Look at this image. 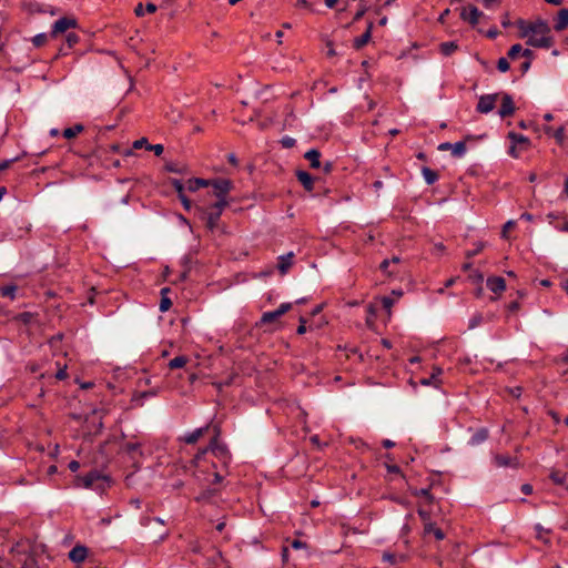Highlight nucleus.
<instances>
[{
    "label": "nucleus",
    "mask_w": 568,
    "mask_h": 568,
    "mask_svg": "<svg viewBox=\"0 0 568 568\" xmlns=\"http://www.w3.org/2000/svg\"><path fill=\"white\" fill-rule=\"evenodd\" d=\"M179 199H180L182 205L184 206V209L186 211H190L192 204H191V201L187 199V196L185 194H182V195H179Z\"/></svg>",
    "instance_id": "obj_46"
},
{
    "label": "nucleus",
    "mask_w": 568,
    "mask_h": 568,
    "mask_svg": "<svg viewBox=\"0 0 568 568\" xmlns=\"http://www.w3.org/2000/svg\"><path fill=\"white\" fill-rule=\"evenodd\" d=\"M488 437V432L487 429H479L477 433H475L471 438H470V444L471 445H478L483 442H485Z\"/></svg>",
    "instance_id": "obj_33"
},
{
    "label": "nucleus",
    "mask_w": 568,
    "mask_h": 568,
    "mask_svg": "<svg viewBox=\"0 0 568 568\" xmlns=\"http://www.w3.org/2000/svg\"><path fill=\"white\" fill-rule=\"evenodd\" d=\"M415 496L417 497H424L429 503L433 500V496L430 494V490L428 488H422L415 493Z\"/></svg>",
    "instance_id": "obj_41"
},
{
    "label": "nucleus",
    "mask_w": 568,
    "mask_h": 568,
    "mask_svg": "<svg viewBox=\"0 0 568 568\" xmlns=\"http://www.w3.org/2000/svg\"><path fill=\"white\" fill-rule=\"evenodd\" d=\"M219 433L211 439L209 446L199 452L194 459V476L202 484H219L223 479L221 468H227L231 454L224 444L219 442Z\"/></svg>",
    "instance_id": "obj_1"
},
{
    "label": "nucleus",
    "mask_w": 568,
    "mask_h": 568,
    "mask_svg": "<svg viewBox=\"0 0 568 568\" xmlns=\"http://www.w3.org/2000/svg\"><path fill=\"white\" fill-rule=\"evenodd\" d=\"M364 13H365V9H361V10H358V11L355 13V16H354V21L359 20V19L364 16Z\"/></svg>",
    "instance_id": "obj_59"
},
{
    "label": "nucleus",
    "mask_w": 568,
    "mask_h": 568,
    "mask_svg": "<svg viewBox=\"0 0 568 568\" xmlns=\"http://www.w3.org/2000/svg\"><path fill=\"white\" fill-rule=\"evenodd\" d=\"M144 11H146L148 13H154L156 11V6L152 2H149V3H146L145 8H143V4L139 3L134 9V13L138 17H143Z\"/></svg>",
    "instance_id": "obj_31"
},
{
    "label": "nucleus",
    "mask_w": 568,
    "mask_h": 568,
    "mask_svg": "<svg viewBox=\"0 0 568 568\" xmlns=\"http://www.w3.org/2000/svg\"><path fill=\"white\" fill-rule=\"evenodd\" d=\"M75 486L104 490L109 486V478L98 470H92L83 476L75 477Z\"/></svg>",
    "instance_id": "obj_3"
},
{
    "label": "nucleus",
    "mask_w": 568,
    "mask_h": 568,
    "mask_svg": "<svg viewBox=\"0 0 568 568\" xmlns=\"http://www.w3.org/2000/svg\"><path fill=\"white\" fill-rule=\"evenodd\" d=\"M292 547L294 549H301V548L305 547V544L303 541H301V540L295 539L292 542Z\"/></svg>",
    "instance_id": "obj_54"
},
{
    "label": "nucleus",
    "mask_w": 568,
    "mask_h": 568,
    "mask_svg": "<svg viewBox=\"0 0 568 568\" xmlns=\"http://www.w3.org/2000/svg\"><path fill=\"white\" fill-rule=\"evenodd\" d=\"M77 27V20L69 17H63L53 23L51 36L55 37L59 33H63L71 28Z\"/></svg>",
    "instance_id": "obj_9"
},
{
    "label": "nucleus",
    "mask_w": 568,
    "mask_h": 568,
    "mask_svg": "<svg viewBox=\"0 0 568 568\" xmlns=\"http://www.w3.org/2000/svg\"><path fill=\"white\" fill-rule=\"evenodd\" d=\"M418 515H419L424 526L426 525V523H430V515L425 509L419 508L418 509Z\"/></svg>",
    "instance_id": "obj_45"
},
{
    "label": "nucleus",
    "mask_w": 568,
    "mask_h": 568,
    "mask_svg": "<svg viewBox=\"0 0 568 568\" xmlns=\"http://www.w3.org/2000/svg\"><path fill=\"white\" fill-rule=\"evenodd\" d=\"M78 41H79V37H78V34H75V33H73V32L68 33V36H67V42H68V45H69L70 48H72L75 43H78Z\"/></svg>",
    "instance_id": "obj_44"
},
{
    "label": "nucleus",
    "mask_w": 568,
    "mask_h": 568,
    "mask_svg": "<svg viewBox=\"0 0 568 568\" xmlns=\"http://www.w3.org/2000/svg\"><path fill=\"white\" fill-rule=\"evenodd\" d=\"M453 143L450 142H443L438 145L439 151H450L452 152Z\"/></svg>",
    "instance_id": "obj_49"
},
{
    "label": "nucleus",
    "mask_w": 568,
    "mask_h": 568,
    "mask_svg": "<svg viewBox=\"0 0 568 568\" xmlns=\"http://www.w3.org/2000/svg\"><path fill=\"white\" fill-rule=\"evenodd\" d=\"M17 285L9 284L4 286H0V295L2 297L10 298L11 301L16 298Z\"/></svg>",
    "instance_id": "obj_30"
},
{
    "label": "nucleus",
    "mask_w": 568,
    "mask_h": 568,
    "mask_svg": "<svg viewBox=\"0 0 568 568\" xmlns=\"http://www.w3.org/2000/svg\"><path fill=\"white\" fill-rule=\"evenodd\" d=\"M216 494V490L214 488H209L203 490L199 496H196V501H205L211 499Z\"/></svg>",
    "instance_id": "obj_35"
},
{
    "label": "nucleus",
    "mask_w": 568,
    "mask_h": 568,
    "mask_svg": "<svg viewBox=\"0 0 568 568\" xmlns=\"http://www.w3.org/2000/svg\"><path fill=\"white\" fill-rule=\"evenodd\" d=\"M304 158L310 162V165L312 169H320L321 168V153L316 149L308 150Z\"/></svg>",
    "instance_id": "obj_21"
},
{
    "label": "nucleus",
    "mask_w": 568,
    "mask_h": 568,
    "mask_svg": "<svg viewBox=\"0 0 568 568\" xmlns=\"http://www.w3.org/2000/svg\"><path fill=\"white\" fill-rule=\"evenodd\" d=\"M507 138L511 142L508 150V154L514 159L520 158L521 154L528 151L531 146V142L527 136L516 133L514 131H510Z\"/></svg>",
    "instance_id": "obj_4"
},
{
    "label": "nucleus",
    "mask_w": 568,
    "mask_h": 568,
    "mask_svg": "<svg viewBox=\"0 0 568 568\" xmlns=\"http://www.w3.org/2000/svg\"><path fill=\"white\" fill-rule=\"evenodd\" d=\"M443 374V369L438 366L433 367V373L430 376L420 379V384L424 386H434L438 388L442 384V379L439 378Z\"/></svg>",
    "instance_id": "obj_13"
},
{
    "label": "nucleus",
    "mask_w": 568,
    "mask_h": 568,
    "mask_svg": "<svg viewBox=\"0 0 568 568\" xmlns=\"http://www.w3.org/2000/svg\"><path fill=\"white\" fill-rule=\"evenodd\" d=\"M172 185L175 189L178 196L184 194V184L181 180H173Z\"/></svg>",
    "instance_id": "obj_43"
},
{
    "label": "nucleus",
    "mask_w": 568,
    "mask_h": 568,
    "mask_svg": "<svg viewBox=\"0 0 568 568\" xmlns=\"http://www.w3.org/2000/svg\"><path fill=\"white\" fill-rule=\"evenodd\" d=\"M554 28L556 31H562L568 28V9H561L558 12Z\"/></svg>",
    "instance_id": "obj_18"
},
{
    "label": "nucleus",
    "mask_w": 568,
    "mask_h": 568,
    "mask_svg": "<svg viewBox=\"0 0 568 568\" xmlns=\"http://www.w3.org/2000/svg\"><path fill=\"white\" fill-rule=\"evenodd\" d=\"M47 34L45 33H39L33 37L32 42L36 47H42L47 42Z\"/></svg>",
    "instance_id": "obj_39"
},
{
    "label": "nucleus",
    "mask_w": 568,
    "mask_h": 568,
    "mask_svg": "<svg viewBox=\"0 0 568 568\" xmlns=\"http://www.w3.org/2000/svg\"><path fill=\"white\" fill-rule=\"evenodd\" d=\"M424 534L425 535H434V537L437 540H443L445 538L443 530L440 528L436 527V525L433 524L432 521L426 523V525L424 526Z\"/></svg>",
    "instance_id": "obj_22"
},
{
    "label": "nucleus",
    "mask_w": 568,
    "mask_h": 568,
    "mask_svg": "<svg viewBox=\"0 0 568 568\" xmlns=\"http://www.w3.org/2000/svg\"><path fill=\"white\" fill-rule=\"evenodd\" d=\"M500 98H501V105H500V109L498 110L499 116L507 118V116L513 115L516 110L513 98L508 93H503L500 95Z\"/></svg>",
    "instance_id": "obj_11"
},
{
    "label": "nucleus",
    "mask_w": 568,
    "mask_h": 568,
    "mask_svg": "<svg viewBox=\"0 0 568 568\" xmlns=\"http://www.w3.org/2000/svg\"><path fill=\"white\" fill-rule=\"evenodd\" d=\"M521 491L525 494V495H530L532 493V486L529 485V484H524L521 486Z\"/></svg>",
    "instance_id": "obj_51"
},
{
    "label": "nucleus",
    "mask_w": 568,
    "mask_h": 568,
    "mask_svg": "<svg viewBox=\"0 0 568 568\" xmlns=\"http://www.w3.org/2000/svg\"><path fill=\"white\" fill-rule=\"evenodd\" d=\"M282 144L285 148H292L295 144V140L293 138L285 136L282 140Z\"/></svg>",
    "instance_id": "obj_47"
},
{
    "label": "nucleus",
    "mask_w": 568,
    "mask_h": 568,
    "mask_svg": "<svg viewBox=\"0 0 568 568\" xmlns=\"http://www.w3.org/2000/svg\"><path fill=\"white\" fill-rule=\"evenodd\" d=\"M515 226L514 221H508L503 227V236L506 237L507 232Z\"/></svg>",
    "instance_id": "obj_50"
},
{
    "label": "nucleus",
    "mask_w": 568,
    "mask_h": 568,
    "mask_svg": "<svg viewBox=\"0 0 568 568\" xmlns=\"http://www.w3.org/2000/svg\"><path fill=\"white\" fill-rule=\"evenodd\" d=\"M529 68H530V61H529V60H527V61H525V62L523 63V65H521V70H523L524 72H526V71H528V69H529Z\"/></svg>",
    "instance_id": "obj_63"
},
{
    "label": "nucleus",
    "mask_w": 568,
    "mask_h": 568,
    "mask_svg": "<svg viewBox=\"0 0 568 568\" xmlns=\"http://www.w3.org/2000/svg\"><path fill=\"white\" fill-rule=\"evenodd\" d=\"M561 361L568 364V349L562 354Z\"/></svg>",
    "instance_id": "obj_64"
},
{
    "label": "nucleus",
    "mask_w": 568,
    "mask_h": 568,
    "mask_svg": "<svg viewBox=\"0 0 568 568\" xmlns=\"http://www.w3.org/2000/svg\"><path fill=\"white\" fill-rule=\"evenodd\" d=\"M523 47L521 44L517 43L510 47L508 51V57L510 59H516L517 57L521 55Z\"/></svg>",
    "instance_id": "obj_38"
},
{
    "label": "nucleus",
    "mask_w": 568,
    "mask_h": 568,
    "mask_svg": "<svg viewBox=\"0 0 568 568\" xmlns=\"http://www.w3.org/2000/svg\"><path fill=\"white\" fill-rule=\"evenodd\" d=\"M292 308V303H282L275 311L265 312L261 317V324H270L277 321L281 316Z\"/></svg>",
    "instance_id": "obj_8"
},
{
    "label": "nucleus",
    "mask_w": 568,
    "mask_h": 568,
    "mask_svg": "<svg viewBox=\"0 0 568 568\" xmlns=\"http://www.w3.org/2000/svg\"><path fill=\"white\" fill-rule=\"evenodd\" d=\"M383 446H384L385 448H392V447H394V446H395V443H394L393 440H390V439H384V440H383Z\"/></svg>",
    "instance_id": "obj_56"
},
{
    "label": "nucleus",
    "mask_w": 568,
    "mask_h": 568,
    "mask_svg": "<svg viewBox=\"0 0 568 568\" xmlns=\"http://www.w3.org/2000/svg\"><path fill=\"white\" fill-rule=\"evenodd\" d=\"M394 303L395 301L390 296L382 297V305L388 313H390Z\"/></svg>",
    "instance_id": "obj_40"
},
{
    "label": "nucleus",
    "mask_w": 568,
    "mask_h": 568,
    "mask_svg": "<svg viewBox=\"0 0 568 568\" xmlns=\"http://www.w3.org/2000/svg\"><path fill=\"white\" fill-rule=\"evenodd\" d=\"M189 363V357L185 355L176 356L172 358L168 366L170 369H178L184 367Z\"/></svg>",
    "instance_id": "obj_26"
},
{
    "label": "nucleus",
    "mask_w": 568,
    "mask_h": 568,
    "mask_svg": "<svg viewBox=\"0 0 568 568\" xmlns=\"http://www.w3.org/2000/svg\"><path fill=\"white\" fill-rule=\"evenodd\" d=\"M483 12L479 11L475 6H468L463 8L460 17L463 20L469 22L471 26L479 23Z\"/></svg>",
    "instance_id": "obj_10"
},
{
    "label": "nucleus",
    "mask_w": 568,
    "mask_h": 568,
    "mask_svg": "<svg viewBox=\"0 0 568 568\" xmlns=\"http://www.w3.org/2000/svg\"><path fill=\"white\" fill-rule=\"evenodd\" d=\"M374 189L376 191H379L382 187H383V182L382 181H375L374 184H373Z\"/></svg>",
    "instance_id": "obj_62"
},
{
    "label": "nucleus",
    "mask_w": 568,
    "mask_h": 568,
    "mask_svg": "<svg viewBox=\"0 0 568 568\" xmlns=\"http://www.w3.org/2000/svg\"><path fill=\"white\" fill-rule=\"evenodd\" d=\"M494 463L497 467H517L518 460L517 458L510 457L508 455H496L494 457Z\"/></svg>",
    "instance_id": "obj_15"
},
{
    "label": "nucleus",
    "mask_w": 568,
    "mask_h": 568,
    "mask_svg": "<svg viewBox=\"0 0 568 568\" xmlns=\"http://www.w3.org/2000/svg\"><path fill=\"white\" fill-rule=\"evenodd\" d=\"M209 430V425L204 427L196 428L184 435L183 440L186 444H195L206 432Z\"/></svg>",
    "instance_id": "obj_17"
},
{
    "label": "nucleus",
    "mask_w": 568,
    "mask_h": 568,
    "mask_svg": "<svg viewBox=\"0 0 568 568\" xmlns=\"http://www.w3.org/2000/svg\"><path fill=\"white\" fill-rule=\"evenodd\" d=\"M499 93L484 94L479 97L476 111L483 114H487L495 109V105L499 99Z\"/></svg>",
    "instance_id": "obj_7"
},
{
    "label": "nucleus",
    "mask_w": 568,
    "mask_h": 568,
    "mask_svg": "<svg viewBox=\"0 0 568 568\" xmlns=\"http://www.w3.org/2000/svg\"><path fill=\"white\" fill-rule=\"evenodd\" d=\"M84 130V126L82 124H75L71 128H67L63 130V136L68 140L75 138L78 134H80Z\"/></svg>",
    "instance_id": "obj_29"
},
{
    "label": "nucleus",
    "mask_w": 568,
    "mask_h": 568,
    "mask_svg": "<svg viewBox=\"0 0 568 568\" xmlns=\"http://www.w3.org/2000/svg\"><path fill=\"white\" fill-rule=\"evenodd\" d=\"M306 332L305 321L301 318V324L297 327V334L302 335Z\"/></svg>",
    "instance_id": "obj_53"
},
{
    "label": "nucleus",
    "mask_w": 568,
    "mask_h": 568,
    "mask_svg": "<svg viewBox=\"0 0 568 568\" xmlns=\"http://www.w3.org/2000/svg\"><path fill=\"white\" fill-rule=\"evenodd\" d=\"M209 185H210V181L209 180H203V179H190L186 182V189L189 191H191V192H195L199 189L204 187V186H209Z\"/></svg>",
    "instance_id": "obj_24"
},
{
    "label": "nucleus",
    "mask_w": 568,
    "mask_h": 568,
    "mask_svg": "<svg viewBox=\"0 0 568 568\" xmlns=\"http://www.w3.org/2000/svg\"><path fill=\"white\" fill-rule=\"evenodd\" d=\"M487 287L494 293H501L506 290V283L503 277H489L487 280Z\"/></svg>",
    "instance_id": "obj_16"
},
{
    "label": "nucleus",
    "mask_w": 568,
    "mask_h": 568,
    "mask_svg": "<svg viewBox=\"0 0 568 568\" xmlns=\"http://www.w3.org/2000/svg\"><path fill=\"white\" fill-rule=\"evenodd\" d=\"M552 136L555 138L556 142L559 145H562L564 141H565V128L564 126H559L558 129H556L554 131V135Z\"/></svg>",
    "instance_id": "obj_37"
},
{
    "label": "nucleus",
    "mask_w": 568,
    "mask_h": 568,
    "mask_svg": "<svg viewBox=\"0 0 568 568\" xmlns=\"http://www.w3.org/2000/svg\"><path fill=\"white\" fill-rule=\"evenodd\" d=\"M497 68L500 72H507L510 68L508 60L506 58H500L497 62Z\"/></svg>",
    "instance_id": "obj_42"
},
{
    "label": "nucleus",
    "mask_w": 568,
    "mask_h": 568,
    "mask_svg": "<svg viewBox=\"0 0 568 568\" xmlns=\"http://www.w3.org/2000/svg\"><path fill=\"white\" fill-rule=\"evenodd\" d=\"M227 205L229 201L215 202L206 209V226L209 230L213 231L217 226L219 220Z\"/></svg>",
    "instance_id": "obj_5"
},
{
    "label": "nucleus",
    "mask_w": 568,
    "mask_h": 568,
    "mask_svg": "<svg viewBox=\"0 0 568 568\" xmlns=\"http://www.w3.org/2000/svg\"><path fill=\"white\" fill-rule=\"evenodd\" d=\"M422 174H423V176H424V179H425V181H426V183L428 185L434 184L438 180L437 172H435L434 170H432V169H429L427 166H424L422 169Z\"/></svg>",
    "instance_id": "obj_28"
},
{
    "label": "nucleus",
    "mask_w": 568,
    "mask_h": 568,
    "mask_svg": "<svg viewBox=\"0 0 568 568\" xmlns=\"http://www.w3.org/2000/svg\"><path fill=\"white\" fill-rule=\"evenodd\" d=\"M439 48H440V52L444 55H450L453 52H455L457 50V44L453 41L443 42V43H440Z\"/></svg>",
    "instance_id": "obj_34"
},
{
    "label": "nucleus",
    "mask_w": 568,
    "mask_h": 568,
    "mask_svg": "<svg viewBox=\"0 0 568 568\" xmlns=\"http://www.w3.org/2000/svg\"><path fill=\"white\" fill-rule=\"evenodd\" d=\"M467 148L465 141L453 143L452 155L454 158H463L466 154Z\"/></svg>",
    "instance_id": "obj_27"
},
{
    "label": "nucleus",
    "mask_w": 568,
    "mask_h": 568,
    "mask_svg": "<svg viewBox=\"0 0 568 568\" xmlns=\"http://www.w3.org/2000/svg\"><path fill=\"white\" fill-rule=\"evenodd\" d=\"M169 292H170L169 287H163L161 290V301H160L159 308H160V312H162V313L168 312L172 306L171 300L166 296V294Z\"/></svg>",
    "instance_id": "obj_25"
},
{
    "label": "nucleus",
    "mask_w": 568,
    "mask_h": 568,
    "mask_svg": "<svg viewBox=\"0 0 568 568\" xmlns=\"http://www.w3.org/2000/svg\"><path fill=\"white\" fill-rule=\"evenodd\" d=\"M88 556V548L84 546L77 545L69 552V558L71 561L80 564L85 560Z\"/></svg>",
    "instance_id": "obj_14"
},
{
    "label": "nucleus",
    "mask_w": 568,
    "mask_h": 568,
    "mask_svg": "<svg viewBox=\"0 0 568 568\" xmlns=\"http://www.w3.org/2000/svg\"><path fill=\"white\" fill-rule=\"evenodd\" d=\"M550 479L557 485H562L566 480V474L558 470L551 471Z\"/></svg>",
    "instance_id": "obj_36"
},
{
    "label": "nucleus",
    "mask_w": 568,
    "mask_h": 568,
    "mask_svg": "<svg viewBox=\"0 0 568 568\" xmlns=\"http://www.w3.org/2000/svg\"><path fill=\"white\" fill-rule=\"evenodd\" d=\"M520 38H527V44L535 48L549 49L554 44L551 30L544 20L527 22L518 20L517 22Z\"/></svg>",
    "instance_id": "obj_2"
},
{
    "label": "nucleus",
    "mask_w": 568,
    "mask_h": 568,
    "mask_svg": "<svg viewBox=\"0 0 568 568\" xmlns=\"http://www.w3.org/2000/svg\"><path fill=\"white\" fill-rule=\"evenodd\" d=\"M296 7H300V8H310V7H311V4L308 3V1H307V0H298V1L296 2Z\"/></svg>",
    "instance_id": "obj_55"
},
{
    "label": "nucleus",
    "mask_w": 568,
    "mask_h": 568,
    "mask_svg": "<svg viewBox=\"0 0 568 568\" xmlns=\"http://www.w3.org/2000/svg\"><path fill=\"white\" fill-rule=\"evenodd\" d=\"M210 185L213 186L214 195L217 197L216 202L227 201V194L232 190V182L226 179H219L210 181Z\"/></svg>",
    "instance_id": "obj_6"
},
{
    "label": "nucleus",
    "mask_w": 568,
    "mask_h": 568,
    "mask_svg": "<svg viewBox=\"0 0 568 568\" xmlns=\"http://www.w3.org/2000/svg\"><path fill=\"white\" fill-rule=\"evenodd\" d=\"M332 166H333V165H332V163H331V162H326V163L324 164V168H323L324 172H325V173H329V172L332 171Z\"/></svg>",
    "instance_id": "obj_61"
},
{
    "label": "nucleus",
    "mask_w": 568,
    "mask_h": 568,
    "mask_svg": "<svg viewBox=\"0 0 568 568\" xmlns=\"http://www.w3.org/2000/svg\"><path fill=\"white\" fill-rule=\"evenodd\" d=\"M141 148L153 151L156 156L162 155L164 151V146L162 144H150L146 138H141L133 142V149L139 150Z\"/></svg>",
    "instance_id": "obj_12"
},
{
    "label": "nucleus",
    "mask_w": 568,
    "mask_h": 568,
    "mask_svg": "<svg viewBox=\"0 0 568 568\" xmlns=\"http://www.w3.org/2000/svg\"><path fill=\"white\" fill-rule=\"evenodd\" d=\"M293 257H294V254L292 252H290L285 255H281L278 257L277 267H278V271L281 272V274L287 273V271L290 270V267L293 264Z\"/></svg>",
    "instance_id": "obj_20"
},
{
    "label": "nucleus",
    "mask_w": 568,
    "mask_h": 568,
    "mask_svg": "<svg viewBox=\"0 0 568 568\" xmlns=\"http://www.w3.org/2000/svg\"><path fill=\"white\" fill-rule=\"evenodd\" d=\"M296 176L306 191L311 192L313 190L314 179L310 173L305 171H297Z\"/></svg>",
    "instance_id": "obj_19"
},
{
    "label": "nucleus",
    "mask_w": 568,
    "mask_h": 568,
    "mask_svg": "<svg viewBox=\"0 0 568 568\" xmlns=\"http://www.w3.org/2000/svg\"><path fill=\"white\" fill-rule=\"evenodd\" d=\"M480 322H481L480 315L474 316L469 322V328H475L476 326H478L480 324Z\"/></svg>",
    "instance_id": "obj_48"
},
{
    "label": "nucleus",
    "mask_w": 568,
    "mask_h": 568,
    "mask_svg": "<svg viewBox=\"0 0 568 568\" xmlns=\"http://www.w3.org/2000/svg\"><path fill=\"white\" fill-rule=\"evenodd\" d=\"M55 367H57L55 378L58 381L67 379L68 378V373H67L68 364L67 363H61L60 361H57L55 362Z\"/></svg>",
    "instance_id": "obj_32"
},
{
    "label": "nucleus",
    "mask_w": 568,
    "mask_h": 568,
    "mask_svg": "<svg viewBox=\"0 0 568 568\" xmlns=\"http://www.w3.org/2000/svg\"><path fill=\"white\" fill-rule=\"evenodd\" d=\"M79 468H80V464H79V462H77V460H72V462H70V464H69V469H70L71 471H73V473H74V471H77Z\"/></svg>",
    "instance_id": "obj_52"
},
{
    "label": "nucleus",
    "mask_w": 568,
    "mask_h": 568,
    "mask_svg": "<svg viewBox=\"0 0 568 568\" xmlns=\"http://www.w3.org/2000/svg\"><path fill=\"white\" fill-rule=\"evenodd\" d=\"M521 55L525 57V58L530 59L532 57V51L529 50V49H524L523 48Z\"/></svg>",
    "instance_id": "obj_58"
},
{
    "label": "nucleus",
    "mask_w": 568,
    "mask_h": 568,
    "mask_svg": "<svg viewBox=\"0 0 568 568\" xmlns=\"http://www.w3.org/2000/svg\"><path fill=\"white\" fill-rule=\"evenodd\" d=\"M390 264V261L389 260H384L382 263H381V270L384 271V272H387V268Z\"/></svg>",
    "instance_id": "obj_57"
},
{
    "label": "nucleus",
    "mask_w": 568,
    "mask_h": 568,
    "mask_svg": "<svg viewBox=\"0 0 568 568\" xmlns=\"http://www.w3.org/2000/svg\"><path fill=\"white\" fill-rule=\"evenodd\" d=\"M554 131H555V130H554V129H552V126H550V125H545V126H544V132H545L546 134H548V135H554Z\"/></svg>",
    "instance_id": "obj_60"
},
{
    "label": "nucleus",
    "mask_w": 568,
    "mask_h": 568,
    "mask_svg": "<svg viewBox=\"0 0 568 568\" xmlns=\"http://www.w3.org/2000/svg\"><path fill=\"white\" fill-rule=\"evenodd\" d=\"M372 27H373V24L369 23L367 27V30L361 37L355 38L354 48L361 49L365 44L368 43V41L371 40V37H372Z\"/></svg>",
    "instance_id": "obj_23"
}]
</instances>
